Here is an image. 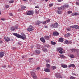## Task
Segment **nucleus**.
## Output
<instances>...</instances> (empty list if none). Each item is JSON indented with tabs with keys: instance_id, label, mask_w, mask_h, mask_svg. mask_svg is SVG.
I'll return each mask as SVG.
<instances>
[{
	"instance_id": "f257e3e1",
	"label": "nucleus",
	"mask_w": 79,
	"mask_h": 79,
	"mask_svg": "<svg viewBox=\"0 0 79 79\" xmlns=\"http://www.w3.org/2000/svg\"><path fill=\"white\" fill-rule=\"evenodd\" d=\"M13 34L14 35H15V36L19 38L20 39H22L23 40H25V39H26V36L24 33L22 34H21L22 35L18 34V33H14Z\"/></svg>"
},
{
	"instance_id": "f03ea898",
	"label": "nucleus",
	"mask_w": 79,
	"mask_h": 79,
	"mask_svg": "<svg viewBox=\"0 0 79 79\" xmlns=\"http://www.w3.org/2000/svg\"><path fill=\"white\" fill-rule=\"evenodd\" d=\"M31 74L34 79H37V76L36 75H35V74L34 72H31Z\"/></svg>"
},
{
	"instance_id": "7ed1b4c3",
	"label": "nucleus",
	"mask_w": 79,
	"mask_h": 79,
	"mask_svg": "<svg viewBox=\"0 0 79 79\" xmlns=\"http://www.w3.org/2000/svg\"><path fill=\"white\" fill-rule=\"evenodd\" d=\"M55 76L57 78V79H60V78H62V76H61L60 74V73H56L55 74Z\"/></svg>"
},
{
	"instance_id": "20e7f679",
	"label": "nucleus",
	"mask_w": 79,
	"mask_h": 79,
	"mask_svg": "<svg viewBox=\"0 0 79 79\" xmlns=\"http://www.w3.org/2000/svg\"><path fill=\"white\" fill-rule=\"evenodd\" d=\"M61 7V9L62 10H64L65 8H68L69 7V5L68 4H65L64 5H63V6H62Z\"/></svg>"
},
{
	"instance_id": "39448f33",
	"label": "nucleus",
	"mask_w": 79,
	"mask_h": 79,
	"mask_svg": "<svg viewBox=\"0 0 79 79\" xmlns=\"http://www.w3.org/2000/svg\"><path fill=\"white\" fill-rule=\"evenodd\" d=\"M34 14V12L32 10H29L27 12V15H32Z\"/></svg>"
},
{
	"instance_id": "423d86ee",
	"label": "nucleus",
	"mask_w": 79,
	"mask_h": 79,
	"mask_svg": "<svg viewBox=\"0 0 79 79\" xmlns=\"http://www.w3.org/2000/svg\"><path fill=\"white\" fill-rule=\"evenodd\" d=\"M18 29V27L16 26H15L14 27H12L10 28V30L11 31H15V29Z\"/></svg>"
},
{
	"instance_id": "0eeeda50",
	"label": "nucleus",
	"mask_w": 79,
	"mask_h": 79,
	"mask_svg": "<svg viewBox=\"0 0 79 79\" xmlns=\"http://www.w3.org/2000/svg\"><path fill=\"white\" fill-rule=\"evenodd\" d=\"M6 42H8L10 40V38L8 37H6L4 38Z\"/></svg>"
},
{
	"instance_id": "6e6552de",
	"label": "nucleus",
	"mask_w": 79,
	"mask_h": 79,
	"mask_svg": "<svg viewBox=\"0 0 79 79\" xmlns=\"http://www.w3.org/2000/svg\"><path fill=\"white\" fill-rule=\"evenodd\" d=\"M53 35L54 36H57V35H59V33L57 31L54 32H53Z\"/></svg>"
},
{
	"instance_id": "1a4fd4ad",
	"label": "nucleus",
	"mask_w": 79,
	"mask_h": 79,
	"mask_svg": "<svg viewBox=\"0 0 79 79\" xmlns=\"http://www.w3.org/2000/svg\"><path fill=\"white\" fill-rule=\"evenodd\" d=\"M4 55H5V53L3 52H0V57L2 58L4 56Z\"/></svg>"
},
{
	"instance_id": "9d476101",
	"label": "nucleus",
	"mask_w": 79,
	"mask_h": 79,
	"mask_svg": "<svg viewBox=\"0 0 79 79\" xmlns=\"http://www.w3.org/2000/svg\"><path fill=\"white\" fill-rule=\"evenodd\" d=\"M54 28H58V23H54Z\"/></svg>"
},
{
	"instance_id": "9b49d317",
	"label": "nucleus",
	"mask_w": 79,
	"mask_h": 79,
	"mask_svg": "<svg viewBox=\"0 0 79 79\" xmlns=\"http://www.w3.org/2000/svg\"><path fill=\"white\" fill-rule=\"evenodd\" d=\"M40 40L41 41V42H42L43 43H45V39H44V38L43 37L41 38H40Z\"/></svg>"
},
{
	"instance_id": "f8f14e48",
	"label": "nucleus",
	"mask_w": 79,
	"mask_h": 79,
	"mask_svg": "<svg viewBox=\"0 0 79 79\" xmlns=\"http://www.w3.org/2000/svg\"><path fill=\"white\" fill-rule=\"evenodd\" d=\"M44 71L46 73H50V69L48 68H46L44 69Z\"/></svg>"
},
{
	"instance_id": "ddd939ff",
	"label": "nucleus",
	"mask_w": 79,
	"mask_h": 79,
	"mask_svg": "<svg viewBox=\"0 0 79 79\" xmlns=\"http://www.w3.org/2000/svg\"><path fill=\"white\" fill-rule=\"evenodd\" d=\"M27 31H29V32H31V31H33V28L29 27L27 29Z\"/></svg>"
},
{
	"instance_id": "4468645a",
	"label": "nucleus",
	"mask_w": 79,
	"mask_h": 79,
	"mask_svg": "<svg viewBox=\"0 0 79 79\" xmlns=\"http://www.w3.org/2000/svg\"><path fill=\"white\" fill-rule=\"evenodd\" d=\"M63 38H60L59 39V42H63Z\"/></svg>"
},
{
	"instance_id": "2eb2a0df",
	"label": "nucleus",
	"mask_w": 79,
	"mask_h": 79,
	"mask_svg": "<svg viewBox=\"0 0 79 79\" xmlns=\"http://www.w3.org/2000/svg\"><path fill=\"white\" fill-rule=\"evenodd\" d=\"M75 67V65L73 64H71L69 66V68H71V67Z\"/></svg>"
},
{
	"instance_id": "dca6fc26",
	"label": "nucleus",
	"mask_w": 79,
	"mask_h": 79,
	"mask_svg": "<svg viewBox=\"0 0 79 79\" xmlns=\"http://www.w3.org/2000/svg\"><path fill=\"white\" fill-rule=\"evenodd\" d=\"M35 52L37 54H40V51L39 50H36Z\"/></svg>"
},
{
	"instance_id": "f3484780",
	"label": "nucleus",
	"mask_w": 79,
	"mask_h": 79,
	"mask_svg": "<svg viewBox=\"0 0 79 79\" xmlns=\"http://www.w3.org/2000/svg\"><path fill=\"white\" fill-rule=\"evenodd\" d=\"M44 38L46 40H49L50 39V37L48 36H45L44 37Z\"/></svg>"
},
{
	"instance_id": "a211bd4d",
	"label": "nucleus",
	"mask_w": 79,
	"mask_h": 79,
	"mask_svg": "<svg viewBox=\"0 0 79 79\" xmlns=\"http://www.w3.org/2000/svg\"><path fill=\"white\" fill-rule=\"evenodd\" d=\"M64 42L66 44H69L70 43V41L68 40H67L65 41Z\"/></svg>"
},
{
	"instance_id": "6ab92c4d",
	"label": "nucleus",
	"mask_w": 79,
	"mask_h": 79,
	"mask_svg": "<svg viewBox=\"0 0 79 79\" xmlns=\"http://www.w3.org/2000/svg\"><path fill=\"white\" fill-rule=\"evenodd\" d=\"M61 67H62V68H67L68 66L67 65L63 64L61 65Z\"/></svg>"
},
{
	"instance_id": "aec40b11",
	"label": "nucleus",
	"mask_w": 79,
	"mask_h": 79,
	"mask_svg": "<svg viewBox=\"0 0 79 79\" xmlns=\"http://www.w3.org/2000/svg\"><path fill=\"white\" fill-rule=\"evenodd\" d=\"M70 50H71V51H72V52H76V49L74 48L71 49H70Z\"/></svg>"
},
{
	"instance_id": "412c9836",
	"label": "nucleus",
	"mask_w": 79,
	"mask_h": 79,
	"mask_svg": "<svg viewBox=\"0 0 79 79\" xmlns=\"http://www.w3.org/2000/svg\"><path fill=\"white\" fill-rule=\"evenodd\" d=\"M74 28L75 29H79V27L78 25H75Z\"/></svg>"
},
{
	"instance_id": "4be33fe9",
	"label": "nucleus",
	"mask_w": 79,
	"mask_h": 79,
	"mask_svg": "<svg viewBox=\"0 0 79 79\" xmlns=\"http://www.w3.org/2000/svg\"><path fill=\"white\" fill-rule=\"evenodd\" d=\"M42 50L44 52H47V49H46L45 48L43 49Z\"/></svg>"
},
{
	"instance_id": "5701e85b",
	"label": "nucleus",
	"mask_w": 79,
	"mask_h": 79,
	"mask_svg": "<svg viewBox=\"0 0 79 79\" xmlns=\"http://www.w3.org/2000/svg\"><path fill=\"white\" fill-rule=\"evenodd\" d=\"M50 27H52V28H55L54 24H51Z\"/></svg>"
},
{
	"instance_id": "b1692460",
	"label": "nucleus",
	"mask_w": 79,
	"mask_h": 79,
	"mask_svg": "<svg viewBox=\"0 0 79 79\" xmlns=\"http://www.w3.org/2000/svg\"><path fill=\"white\" fill-rule=\"evenodd\" d=\"M56 12L58 14H61V13H62V12L61 10H57Z\"/></svg>"
},
{
	"instance_id": "393cba45",
	"label": "nucleus",
	"mask_w": 79,
	"mask_h": 79,
	"mask_svg": "<svg viewBox=\"0 0 79 79\" xmlns=\"http://www.w3.org/2000/svg\"><path fill=\"white\" fill-rule=\"evenodd\" d=\"M41 23H42V22H40L39 21H37L36 24L37 25H38V24H41Z\"/></svg>"
},
{
	"instance_id": "a878e982",
	"label": "nucleus",
	"mask_w": 79,
	"mask_h": 79,
	"mask_svg": "<svg viewBox=\"0 0 79 79\" xmlns=\"http://www.w3.org/2000/svg\"><path fill=\"white\" fill-rule=\"evenodd\" d=\"M69 56L70 58H74V55L73 54H70Z\"/></svg>"
},
{
	"instance_id": "bb28decb",
	"label": "nucleus",
	"mask_w": 79,
	"mask_h": 79,
	"mask_svg": "<svg viewBox=\"0 0 79 79\" xmlns=\"http://www.w3.org/2000/svg\"><path fill=\"white\" fill-rule=\"evenodd\" d=\"M57 51H59L60 50H63V49L61 48H57Z\"/></svg>"
},
{
	"instance_id": "cd10ccee",
	"label": "nucleus",
	"mask_w": 79,
	"mask_h": 79,
	"mask_svg": "<svg viewBox=\"0 0 79 79\" xmlns=\"http://www.w3.org/2000/svg\"><path fill=\"white\" fill-rule=\"evenodd\" d=\"M26 8V7L25 6H23L21 7V10H24L25 8Z\"/></svg>"
},
{
	"instance_id": "c85d7f7f",
	"label": "nucleus",
	"mask_w": 79,
	"mask_h": 79,
	"mask_svg": "<svg viewBox=\"0 0 79 79\" xmlns=\"http://www.w3.org/2000/svg\"><path fill=\"white\" fill-rule=\"evenodd\" d=\"M56 69V67L55 66H53L52 67V69H53V70Z\"/></svg>"
},
{
	"instance_id": "c756f323",
	"label": "nucleus",
	"mask_w": 79,
	"mask_h": 79,
	"mask_svg": "<svg viewBox=\"0 0 79 79\" xmlns=\"http://www.w3.org/2000/svg\"><path fill=\"white\" fill-rule=\"evenodd\" d=\"M46 67L47 68H50V65L48 64H46Z\"/></svg>"
},
{
	"instance_id": "7c9ffc66",
	"label": "nucleus",
	"mask_w": 79,
	"mask_h": 79,
	"mask_svg": "<svg viewBox=\"0 0 79 79\" xmlns=\"http://www.w3.org/2000/svg\"><path fill=\"white\" fill-rule=\"evenodd\" d=\"M60 57H61V58H65V56H64L63 55H60Z\"/></svg>"
},
{
	"instance_id": "2f4dec72",
	"label": "nucleus",
	"mask_w": 79,
	"mask_h": 79,
	"mask_svg": "<svg viewBox=\"0 0 79 79\" xmlns=\"http://www.w3.org/2000/svg\"><path fill=\"white\" fill-rule=\"evenodd\" d=\"M51 43L52 45H55L56 44V43L53 41H51Z\"/></svg>"
},
{
	"instance_id": "473e14b6",
	"label": "nucleus",
	"mask_w": 79,
	"mask_h": 79,
	"mask_svg": "<svg viewBox=\"0 0 79 79\" xmlns=\"http://www.w3.org/2000/svg\"><path fill=\"white\" fill-rule=\"evenodd\" d=\"M77 16V15H79V13H75L74 15H73V16Z\"/></svg>"
},
{
	"instance_id": "72a5a7b5",
	"label": "nucleus",
	"mask_w": 79,
	"mask_h": 79,
	"mask_svg": "<svg viewBox=\"0 0 79 79\" xmlns=\"http://www.w3.org/2000/svg\"><path fill=\"white\" fill-rule=\"evenodd\" d=\"M9 3H14V1L11 0L10 1H9Z\"/></svg>"
},
{
	"instance_id": "f704fd0d",
	"label": "nucleus",
	"mask_w": 79,
	"mask_h": 79,
	"mask_svg": "<svg viewBox=\"0 0 79 79\" xmlns=\"http://www.w3.org/2000/svg\"><path fill=\"white\" fill-rule=\"evenodd\" d=\"M59 53H60V54H62L63 53V51L60 50L59 51Z\"/></svg>"
},
{
	"instance_id": "c9c22d12",
	"label": "nucleus",
	"mask_w": 79,
	"mask_h": 79,
	"mask_svg": "<svg viewBox=\"0 0 79 79\" xmlns=\"http://www.w3.org/2000/svg\"><path fill=\"white\" fill-rule=\"evenodd\" d=\"M72 12L71 11H69L68 12V14H71V13H72Z\"/></svg>"
},
{
	"instance_id": "e433bc0d",
	"label": "nucleus",
	"mask_w": 79,
	"mask_h": 79,
	"mask_svg": "<svg viewBox=\"0 0 79 79\" xmlns=\"http://www.w3.org/2000/svg\"><path fill=\"white\" fill-rule=\"evenodd\" d=\"M53 4H50L49 5V6L50 7H51V6H53Z\"/></svg>"
},
{
	"instance_id": "4c0bfd02",
	"label": "nucleus",
	"mask_w": 79,
	"mask_h": 79,
	"mask_svg": "<svg viewBox=\"0 0 79 79\" xmlns=\"http://www.w3.org/2000/svg\"><path fill=\"white\" fill-rule=\"evenodd\" d=\"M70 79H75V78L74 77L71 76L70 77Z\"/></svg>"
},
{
	"instance_id": "58836bf2",
	"label": "nucleus",
	"mask_w": 79,
	"mask_h": 79,
	"mask_svg": "<svg viewBox=\"0 0 79 79\" xmlns=\"http://www.w3.org/2000/svg\"><path fill=\"white\" fill-rule=\"evenodd\" d=\"M64 37H68V35L67 34H65L64 35Z\"/></svg>"
},
{
	"instance_id": "ea45409f",
	"label": "nucleus",
	"mask_w": 79,
	"mask_h": 79,
	"mask_svg": "<svg viewBox=\"0 0 79 79\" xmlns=\"http://www.w3.org/2000/svg\"><path fill=\"white\" fill-rule=\"evenodd\" d=\"M70 28H71V29H73V28H74V26H71L70 27Z\"/></svg>"
},
{
	"instance_id": "a19ab883",
	"label": "nucleus",
	"mask_w": 79,
	"mask_h": 79,
	"mask_svg": "<svg viewBox=\"0 0 79 79\" xmlns=\"http://www.w3.org/2000/svg\"><path fill=\"white\" fill-rule=\"evenodd\" d=\"M67 31H70L71 29H70V28L69 27L68 28H67Z\"/></svg>"
},
{
	"instance_id": "79ce46f5",
	"label": "nucleus",
	"mask_w": 79,
	"mask_h": 79,
	"mask_svg": "<svg viewBox=\"0 0 79 79\" xmlns=\"http://www.w3.org/2000/svg\"><path fill=\"white\" fill-rule=\"evenodd\" d=\"M17 11H22V9L21 10V9H18L17 10Z\"/></svg>"
},
{
	"instance_id": "37998d69",
	"label": "nucleus",
	"mask_w": 79,
	"mask_h": 79,
	"mask_svg": "<svg viewBox=\"0 0 79 79\" xmlns=\"http://www.w3.org/2000/svg\"><path fill=\"white\" fill-rule=\"evenodd\" d=\"M46 23V21H44L43 22V24H45Z\"/></svg>"
},
{
	"instance_id": "c03bdc74",
	"label": "nucleus",
	"mask_w": 79,
	"mask_h": 79,
	"mask_svg": "<svg viewBox=\"0 0 79 79\" xmlns=\"http://www.w3.org/2000/svg\"><path fill=\"white\" fill-rule=\"evenodd\" d=\"M30 27H31V28H32V29H33L34 28V27H33L32 25H30L29 26Z\"/></svg>"
},
{
	"instance_id": "a18cd8bd",
	"label": "nucleus",
	"mask_w": 79,
	"mask_h": 79,
	"mask_svg": "<svg viewBox=\"0 0 79 79\" xmlns=\"http://www.w3.org/2000/svg\"><path fill=\"white\" fill-rule=\"evenodd\" d=\"M1 20H2V21H5L6 19L4 18H2L1 19Z\"/></svg>"
},
{
	"instance_id": "49530a36",
	"label": "nucleus",
	"mask_w": 79,
	"mask_h": 79,
	"mask_svg": "<svg viewBox=\"0 0 79 79\" xmlns=\"http://www.w3.org/2000/svg\"><path fill=\"white\" fill-rule=\"evenodd\" d=\"M46 61L47 63H50V60H46Z\"/></svg>"
},
{
	"instance_id": "de8ad7c7",
	"label": "nucleus",
	"mask_w": 79,
	"mask_h": 79,
	"mask_svg": "<svg viewBox=\"0 0 79 79\" xmlns=\"http://www.w3.org/2000/svg\"><path fill=\"white\" fill-rule=\"evenodd\" d=\"M9 15L10 16H13V14L12 13H10Z\"/></svg>"
},
{
	"instance_id": "09e8293b",
	"label": "nucleus",
	"mask_w": 79,
	"mask_h": 79,
	"mask_svg": "<svg viewBox=\"0 0 79 79\" xmlns=\"http://www.w3.org/2000/svg\"><path fill=\"white\" fill-rule=\"evenodd\" d=\"M67 34V35H68V37H69V36L70 35H71V34L69 33H68Z\"/></svg>"
},
{
	"instance_id": "8fccbe9b",
	"label": "nucleus",
	"mask_w": 79,
	"mask_h": 79,
	"mask_svg": "<svg viewBox=\"0 0 79 79\" xmlns=\"http://www.w3.org/2000/svg\"><path fill=\"white\" fill-rule=\"evenodd\" d=\"M58 10H61V7H58Z\"/></svg>"
},
{
	"instance_id": "3c124183",
	"label": "nucleus",
	"mask_w": 79,
	"mask_h": 79,
	"mask_svg": "<svg viewBox=\"0 0 79 79\" xmlns=\"http://www.w3.org/2000/svg\"><path fill=\"white\" fill-rule=\"evenodd\" d=\"M46 21L47 22H48H48H50V20L49 19L47 20Z\"/></svg>"
},
{
	"instance_id": "603ef678",
	"label": "nucleus",
	"mask_w": 79,
	"mask_h": 79,
	"mask_svg": "<svg viewBox=\"0 0 79 79\" xmlns=\"http://www.w3.org/2000/svg\"><path fill=\"white\" fill-rule=\"evenodd\" d=\"M38 13H39V11H38L37 10L35 11V13L36 14H38Z\"/></svg>"
},
{
	"instance_id": "864d4df0",
	"label": "nucleus",
	"mask_w": 79,
	"mask_h": 79,
	"mask_svg": "<svg viewBox=\"0 0 79 79\" xmlns=\"http://www.w3.org/2000/svg\"><path fill=\"white\" fill-rule=\"evenodd\" d=\"M40 69V67H38L36 68V70H39Z\"/></svg>"
},
{
	"instance_id": "5fc2aeb1",
	"label": "nucleus",
	"mask_w": 79,
	"mask_h": 79,
	"mask_svg": "<svg viewBox=\"0 0 79 79\" xmlns=\"http://www.w3.org/2000/svg\"><path fill=\"white\" fill-rule=\"evenodd\" d=\"M76 4L77 5H79V3L78 2H76Z\"/></svg>"
},
{
	"instance_id": "6e6d98bb",
	"label": "nucleus",
	"mask_w": 79,
	"mask_h": 79,
	"mask_svg": "<svg viewBox=\"0 0 79 79\" xmlns=\"http://www.w3.org/2000/svg\"><path fill=\"white\" fill-rule=\"evenodd\" d=\"M8 7H9V6L8 5H6V8H8Z\"/></svg>"
},
{
	"instance_id": "4d7b16f0",
	"label": "nucleus",
	"mask_w": 79,
	"mask_h": 79,
	"mask_svg": "<svg viewBox=\"0 0 79 79\" xmlns=\"http://www.w3.org/2000/svg\"><path fill=\"white\" fill-rule=\"evenodd\" d=\"M2 67L3 68H6V65H4L2 66Z\"/></svg>"
},
{
	"instance_id": "13d9d810",
	"label": "nucleus",
	"mask_w": 79,
	"mask_h": 79,
	"mask_svg": "<svg viewBox=\"0 0 79 79\" xmlns=\"http://www.w3.org/2000/svg\"><path fill=\"white\" fill-rule=\"evenodd\" d=\"M39 6H35V8H39Z\"/></svg>"
},
{
	"instance_id": "bf43d9fd",
	"label": "nucleus",
	"mask_w": 79,
	"mask_h": 79,
	"mask_svg": "<svg viewBox=\"0 0 79 79\" xmlns=\"http://www.w3.org/2000/svg\"><path fill=\"white\" fill-rule=\"evenodd\" d=\"M58 2H61V1H62L61 0H58Z\"/></svg>"
},
{
	"instance_id": "052dcab7",
	"label": "nucleus",
	"mask_w": 79,
	"mask_h": 79,
	"mask_svg": "<svg viewBox=\"0 0 79 79\" xmlns=\"http://www.w3.org/2000/svg\"><path fill=\"white\" fill-rule=\"evenodd\" d=\"M33 59V58H30L29 59V60H32Z\"/></svg>"
},
{
	"instance_id": "680f3d73",
	"label": "nucleus",
	"mask_w": 79,
	"mask_h": 79,
	"mask_svg": "<svg viewBox=\"0 0 79 79\" xmlns=\"http://www.w3.org/2000/svg\"><path fill=\"white\" fill-rule=\"evenodd\" d=\"M0 44H2V41L0 40Z\"/></svg>"
},
{
	"instance_id": "e2e57ef3",
	"label": "nucleus",
	"mask_w": 79,
	"mask_h": 79,
	"mask_svg": "<svg viewBox=\"0 0 79 79\" xmlns=\"http://www.w3.org/2000/svg\"><path fill=\"white\" fill-rule=\"evenodd\" d=\"M45 28H48V27L47 26H45Z\"/></svg>"
},
{
	"instance_id": "0e129e2a",
	"label": "nucleus",
	"mask_w": 79,
	"mask_h": 79,
	"mask_svg": "<svg viewBox=\"0 0 79 79\" xmlns=\"http://www.w3.org/2000/svg\"><path fill=\"white\" fill-rule=\"evenodd\" d=\"M22 58H24V56H22Z\"/></svg>"
},
{
	"instance_id": "69168bd1",
	"label": "nucleus",
	"mask_w": 79,
	"mask_h": 79,
	"mask_svg": "<svg viewBox=\"0 0 79 79\" xmlns=\"http://www.w3.org/2000/svg\"><path fill=\"white\" fill-rule=\"evenodd\" d=\"M18 44H19V45H21V43L19 42Z\"/></svg>"
},
{
	"instance_id": "338daca9",
	"label": "nucleus",
	"mask_w": 79,
	"mask_h": 79,
	"mask_svg": "<svg viewBox=\"0 0 79 79\" xmlns=\"http://www.w3.org/2000/svg\"><path fill=\"white\" fill-rule=\"evenodd\" d=\"M34 48V46H31V48Z\"/></svg>"
},
{
	"instance_id": "774afa93",
	"label": "nucleus",
	"mask_w": 79,
	"mask_h": 79,
	"mask_svg": "<svg viewBox=\"0 0 79 79\" xmlns=\"http://www.w3.org/2000/svg\"><path fill=\"white\" fill-rule=\"evenodd\" d=\"M45 2H48V0H45Z\"/></svg>"
}]
</instances>
